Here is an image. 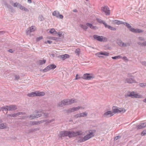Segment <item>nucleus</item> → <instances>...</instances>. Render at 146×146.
<instances>
[{"instance_id":"obj_3","label":"nucleus","mask_w":146,"mask_h":146,"mask_svg":"<svg viewBox=\"0 0 146 146\" xmlns=\"http://www.w3.org/2000/svg\"><path fill=\"white\" fill-rule=\"evenodd\" d=\"M126 24V25L125 26L129 29L130 31L133 33H142L143 32V30L140 29H135L134 28H131V26L128 23Z\"/></svg>"},{"instance_id":"obj_42","label":"nucleus","mask_w":146,"mask_h":146,"mask_svg":"<svg viewBox=\"0 0 146 146\" xmlns=\"http://www.w3.org/2000/svg\"><path fill=\"white\" fill-rule=\"evenodd\" d=\"M58 105L59 106L61 107L62 106H64L63 100L61 102H59L58 104Z\"/></svg>"},{"instance_id":"obj_22","label":"nucleus","mask_w":146,"mask_h":146,"mask_svg":"<svg viewBox=\"0 0 146 146\" xmlns=\"http://www.w3.org/2000/svg\"><path fill=\"white\" fill-rule=\"evenodd\" d=\"M20 9L23 11H25L26 12H29V10L28 9L22 6V5L21 6L20 8Z\"/></svg>"},{"instance_id":"obj_21","label":"nucleus","mask_w":146,"mask_h":146,"mask_svg":"<svg viewBox=\"0 0 146 146\" xmlns=\"http://www.w3.org/2000/svg\"><path fill=\"white\" fill-rule=\"evenodd\" d=\"M21 5L19 3L16 2L15 3H14L13 6L15 7H17L20 9Z\"/></svg>"},{"instance_id":"obj_52","label":"nucleus","mask_w":146,"mask_h":146,"mask_svg":"<svg viewBox=\"0 0 146 146\" xmlns=\"http://www.w3.org/2000/svg\"><path fill=\"white\" fill-rule=\"evenodd\" d=\"M36 129H31L29 131V133H33L36 131Z\"/></svg>"},{"instance_id":"obj_57","label":"nucleus","mask_w":146,"mask_h":146,"mask_svg":"<svg viewBox=\"0 0 146 146\" xmlns=\"http://www.w3.org/2000/svg\"><path fill=\"white\" fill-rule=\"evenodd\" d=\"M141 63L142 65H144L146 66V61H142L141 62Z\"/></svg>"},{"instance_id":"obj_36","label":"nucleus","mask_w":146,"mask_h":146,"mask_svg":"<svg viewBox=\"0 0 146 146\" xmlns=\"http://www.w3.org/2000/svg\"><path fill=\"white\" fill-rule=\"evenodd\" d=\"M56 34H57L58 35V36L60 37L62 36L63 37L64 35V34L61 31L60 32H57V33Z\"/></svg>"},{"instance_id":"obj_15","label":"nucleus","mask_w":146,"mask_h":146,"mask_svg":"<svg viewBox=\"0 0 146 146\" xmlns=\"http://www.w3.org/2000/svg\"><path fill=\"white\" fill-rule=\"evenodd\" d=\"M96 20L98 23L101 24H103L104 25L105 27L106 25V23L101 19L97 18L96 19Z\"/></svg>"},{"instance_id":"obj_27","label":"nucleus","mask_w":146,"mask_h":146,"mask_svg":"<svg viewBox=\"0 0 146 146\" xmlns=\"http://www.w3.org/2000/svg\"><path fill=\"white\" fill-rule=\"evenodd\" d=\"M49 32L51 34H56L57 32L54 29H51L50 31Z\"/></svg>"},{"instance_id":"obj_11","label":"nucleus","mask_w":146,"mask_h":146,"mask_svg":"<svg viewBox=\"0 0 146 146\" xmlns=\"http://www.w3.org/2000/svg\"><path fill=\"white\" fill-rule=\"evenodd\" d=\"M63 101L64 106L71 104V102H70V100L65 99L63 100Z\"/></svg>"},{"instance_id":"obj_35","label":"nucleus","mask_w":146,"mask_h":146,"mask_svg":"<svg viewBox=\"0 0 146 146\" xmlns=\"http://www.w3.org/2000/svg\"><path fill=\"white\" fill-rule=\"evenodd\" d=\"M87 26L86 25H81L80 27L82 28L85 31H86V30L88 29Z\"/></svg>"},{"instance_id":"obj_6","label":"nucleus","mask_w":146,"mask_h":146,"mask_svg":"<svg viewBox=\"0 0 146 146\" xmlns=\"http://www.w3.org/2000/svg\"><path fill=\"white\" fill-rule=\"evenodd\" d=\"M101 11L104 12L106 15H109L110 14V11L109 8L107 6L101 7Z\"/></svg>"},{"instance_id":"obj_5","label":"nucleus","mask_w":146,"mask_h":146,"mask_svg":"<svg viewBox=\"0 0 146 146\" xmlns=\"http://www.w3.org/2000/svg\"><path fill=\"white\" fill-rule=\"evenodd\" d=\"M94 78V76L92 75V74L89 73L84 74L83 76L81 77L82 78L86 80H90L93 79Z\"/></svg>"},{"instance_id":"obj_56","label":"nucleus","mask_w":146,"mask_h":146,"mask_svg":"<svg viewBox=\"0 0 146 146\" xmlns=\"http://www.w3.org/2000/svg\"><path fill=\"white\" fill-rule=\"evenodd\" d=\"M121 138V136H117L115 137L114 138V140L116 141L118 139H119Z\"/></svg>"},{"instance_id":"obj_10","label":"nucleus","mask_w":146,"mask_h":146,"mask_svg":"<svg viewBox=\"0 0 146 146\" xmlns=\"http://www.w3.org/2000/svg\"><path fill=\"white\" fill-rule=\"evenodd\" d=\"M113 115L114 114L112 111H109L105 112L103 115L104 117H108L113 116Z\"/></svg>"},{"instance_id":"obj_19","label":"nucleus","mask_w":146,"mask_h":146,"mask_svg":"<svg viewBox=\"0 0 146 146\" xmlns=\"http://www.w3.org/2000/svg\"><path fill=\"white\" fill-rule=\"evenodd\" d=\"M46 60L43 59L42 60H40L38 61V64L39 65H42L43 64H44L46 62Z\"/></svg>"},{"instance_id":"obj_40","label":"nucleus","mask_w":146,"mask_h":146,"mask_svg":"<svg viewBox=\"0 0 146 146\" xmlns=\"http://www.w3.org/2000/svg\"><path fill=\"white\" fill-rule=\"evenodd\" d=\"M38 19L40 21H42L44 20V19L42 15H40L38 17Z\"/></svg>"},{"instance_id":"obj_50","label":"nucleus","mask_w":146,"mask_h":146,"mask_svg":"<svg viewBox=\"0 0 146 146\" xmlns=\"http://www.w3.org/2000/svg\"><path fill=\"white\" fill-rule=\"evenodd\" d=\"M146 134V130H143L141 133V135L143 136H144Z\"/></svg>"},{"instance_id":"obj_29","label":"nucleus","mask_w":146,"mask_h":146,"mask_svg":"<svg viewBox=\"0 0 146 146\" xmlns=\"http://www.w3.org/2000/svg\"><path fill=\"white\" fill-rule=\"evenodd\" d=\"M50 69H54L56 68V66L54 64H51L48 65Z\"/></svg>"},{"instance_id":"obj_34","label":"nucleus","mask_w":146,"mask_h":146,"mask_svg":"<svg viewBox=\"0 0 146 146\" xmlns=\"http://www.w3.org/2000/svg\"><path fill=\"white\" fill-rule=\"evenodd\" d=\"M17 116H18L17 113L14 114H9L7 115L8 117L10 116L11 117H15Z\"/></svg>"},{"instance_id":"obj_38","label":"nucleus","mask_w":146,"mask_h":146,"mask_svg":"<svg viewBox=\"0 0 146 146\" xmlns=\"http://www.w3.org/2000/svg\"><path fill=\"white\" fill-rule=\"evenodd\" d=\"M49 68L50 67H49V66H48L43 70V71L44 72H45L47 71L48 70H50V69H49Z\"/></svg>"},{"instance_id":"obj_45","label":"nucleus","mask_w":146,"mask_h":146,"mask_svg":"<svg viewBox=\"0 0 146 146\" xmlns=\"http://www.w3.org/2000/svg\"><path fill=\"white\" fill-rule=\"evenodd\" d=\"M139 85L141 87L144 88L146 86V83H140Z\"/></svg>"},{"instance_id":"obj_26","label":"nucleus","mask_w":146,"mask_h":146,"mask_svg":"<svg viewBox=\"0 0 146 146\" xmlns=\"http://www.w3.org/2000/svg\"><path fill=\"white\" fill-rule=\"evenodd\" d=\"M121 58H122V56L120 55H118L112 57V59L114 60L119 59Z\"/></svg>"},{"instance_id":"obj_63","label":"nucleus","mask_w":146,"mask_h":146,"mask_svg":"<svg viewBox=\"0 0 146 146\" xmlns=\"http://www.w3.org/2000/svg\"><path fill=\"white\" fill-rule=\"evenodd\" d=\"M81 78V77H79V75L78 74H77L76 75V78L75 79L78 80L79 78Z\"/></svg>"},{"instance_id":"obj_47","label":"nucleus","mask_w":146,"mask_h":146,"mask_svg":"<svg viewBox=\"0 0 146 146\" xmlns=\"http://www.w3.org/2000/svg\"><path fill=\"white\" fill-rule=\"evenodd\" d=\"M70 102H71V104L74 103H76L77 102V101L76 99H71L70 100Z\"/></svg>"},{"instance_id":"obj_46","label":"nucleus","mask_w":146,"mask_h":146,"mask_svg":"<svg viewBox=\"0 0 146 146\" xmlns=\"http://www.w3.org/2000/svg\"><path fill=\"white\" fill-rule=\"evenodd\" d=\"M51 38L52 40H58L60 39L59 38L55 37H52Z\"/></svg>"},{"instance_id":"obj_2","label":"nucleus","mask_w":146,"mask_h":146,"mask_svg":"<svg viewBox=\"0 0 146 146\" xmlns=\"http://www.w3.org/2000/svg\"><path fill=\"white\" fill-rule=\"evenodd\" d=\"M95 130H91L89 131V133L85 135L82 139L78 140V141L79 143L82 142L86 140H88L92 137H94V133L95 132Z\"/></svg>"},{"instance_id":"obj_4","label":"nucleus","mask_w":146,"mask_h":146,"mask_svg":"<svg viewBox=\"0 0 146 146\" xmlns=\"http://www.w3.org/2000/svg\"><path fill=\"white\" fill-rule=\"evenodd\" d=\"M94 39L100 42H106L107 41L106 38L103 36H99L97 35H94L93 36Z\"/></svg>"},{"instance_id":"obj_12","label":"nucleus","mask_w":146,"mask_h":146,"mask_svg":"<svg viewBox=\"0 0 146 146\" xmlns=\"http://www.w3.org/2000/svg\"><path fill=\"white\" fill-rule=\"evenodd\" d=\"M17 109L16 106L15 105H12L9 106L8 110L13 111Z\"/></svg>"},{"instance_id":"obj_64","label":"nucleus","mask_w":146,"mask_h":146,"mask_svg":"<svg viewBox=\"0 0 146 146\" xmlns=\"http://www.w3.org/2000/svg\"><path fill=\"white\" fill-rule=\"evenodd\" d=\"M64 55L65 56V59L67 58H68L69 57V55L68 54H65Z\"/></svg>"},{"instance_id":"obj_37","label":"nucleus","mask_w":146,"mask_h":146,"mask_svg":"<svg viewBox=\"0 0 146 146\" xmlns=\"http://www.w3.org/2000/svg\"><path fill=\"white\" fill-rule=\"evenodd\" d=\"M29 119H33L36 118V115L34 114L31 115L27 117Z\"/></svg>"},{"instance_id":"obj_41","label":"nucleus","mask_w":146,"mask_h":146,"mask_svg":"<svg viewBox=\"0 0 146 146\" xmlns=\"http://www.w3.org/2000/svg\"><path fill=\"white\" fill-rule=\"evenodd\" d=\"M80 115L81 116V117L86 116H87V114L86 112L80 113Z\"/></svg>"},{"instance_id":"obj_53","label":"nucleus","mask_w":146,"mask_h":146,"mask_svg":"<svg viewBox=\"0 0 146 146\" xmlns=\"http://www.w3.org/2000/svg\"><path fill=\"white\" fill-rule=\"evenodd\" d=\"M60 57L61 59H62V60H64L65 59V56L64 55H61L60 56Z\"/></svg>"},{"instance_id":"obj_54","label":"nucleus","mask_w":146,"mask_h":146,"mask_svg":"<svg viewBox=\"0 0 146 146\" xmlns=\"http://www.w3.org/2000/svg\"><path fill=\"white\" fill-rule=\"evenodd\" d=\"M7 7L8 8L11 9V11H12L13 10V9L12 7L10 5H7Z\"/></svg>"},{"instance_id":"obj_18","label":"nucleus","mask_w":146,"mask_h":146,"mask_svg":"<svg viewBox=\"0 0 146 146\" xmlns=\"http://www.w3.org/2000/svg\"><path fill=\"white\" fill-rule=\"evenodd\" d=\"M42 112V111H38L36 110V111H35L36 113H38V114L35 115H36V118H38L39 117H40L41 116H42V114H41V113L39 114V113H40Z\"/></svg>"},{"instance_id":"obj_8","label":"nucleus","mask_w":146,"mask_h":146,"mask_svg":"<svg viewBox=\"0 0 146 146\" xmlns=\"http://www.w3.org/2000/svg\"><path fill=\"white\" fill-rule=\"evenodd\" d=\"M52 15L55 16L56 18L60 19H62L63 18V16L62 15H60L59 12L57 11H54L52 13Z\"/></svg>"},{"instance_id":"obj_23","label":"nucleus","mask_w":146,"mask_h":146,"mask_svg":"<svg viewBox=\"0 0 146 146\" xmlns=\"http://www.w3.org/2000/svg\"><path fill=\"white\" fill-rule=\"evenodd\" d=\"M115 107H114L113 106L112 108V110H113V112H112L113 113V114L115 113H118V110H119L118 108H115Z\"/></svg>"},{"instance_id":"obj_20","label":"nucleus","mask_w":146,"mask_h":146,"mask_svg":"<svg viewBox=\"0 0 146 146\" xmlns=\"http://www.w3.org/2000/svg\"><path fill=\"white\" fill-rule=\"evenodd\" d=\"M27 96L29 97L36 96V92H33L27 94Z\"/></svg>"},{"instance_id":"obj_28","label":"nucleus","mask_w":146,"mask_h":146,"mask_svg":"<svg viewBox=\"0 0 146 146\" xmlns=\"http://www.w3.org/2000/svg\"><path fill=\"white\" fill-rule=\"evenodd\" d=\"M113 22L115 24L120 25L121 24V21L117 20H114L113 21Z\"/></svg>"},{"instance_id":"obj_48","label":"nucleus","mask_w":146,"mask_h":146,"mask_svg":"<svg viewBox=\"0 0 146 146\" xmlns=\"http://www.w3.org/2000/svg\"><path fill=\"white\" fill-rule=\"evenodd\" d=\"M42 114H43V115L45 117H47L48 116L49 114L48 113H44L43 112L42 113Z\"/></svg>"},{"instance_id":"obj_62","label":"nucleus","mask_w":146,"mask_h":146,"mask_svg":"<svg viewBox=\"0 0 146 146\" xmlns=\"http://www.w3.org/2000/svg\"><path fill=\"white\" fill-rule=\"evenodd\" d=\"M80 114H78L75 115L74 116V117L76 118H78V117H81V116L80 115Z\"/></svg>"},{"instance_id":"obj_55","label":"nucleus","mask_w":146,"mask_h":146,"mask_svg":"<svg viewBox=\"0 0 146 146\" xmlns=\"http://www.w3.org/2000/svg\"><path fill=\"white\" fill-rule=\"evenodd\" d=\"M20 77L18 75H16L15 76V80H18L19 79Z\"/></svg>"},{"instance_id":"obj_33","label":"nucleus","mask_w":146,"mask_h":146,"mask_svg":"<svg viewBox=\"0 0 146 146\" xmlns=\"http://www.w3.org/2000/svg\"><path fill=\"white\" fill-rule=\"evenodd\" d=\"M109 54V53L108 52H104L100 53L99 54V55H104L105 56H108Z\"/></svg>"},{"instance_id":"obj_39","label":"nucleus","mask_w":146,"mask_h":146,"mask_svg":"<svg viewBox=\"0 0 146 146\" xmlns=\"http://www.w3.org/2000/svg\"><path fill=\"white\" fill-rule=\"evenodd\" d=\"M86 25L87 26L90 27V28L92 29L93 28V27L94 26H93L92 24L88 23H86Z\"/></svg>"},{"instance_id":"obj_16","label":"nucleus","mask_w":146,"mask_h":146,"mask_svg":"<svg viewBox=\"0 0 146 146\" xmlns=\"http://www.w3.org/2000/svg\"><path fill=\"white\" fill-rule=\"evenodd\" d=\"M105 27L106 28H107L109 29H110L112 31H116V28L113 27L111 26L108 25L107 24Z\"/></svg>"},{"instance_id":"obj_13","label":"nucleus","mask_w":146,"mask_h":146,"mask_svg":"<svg viewBox=\"0 0 146 146\" xmlns=\"http://www.w3.org/2000/svg\"><path fill=\"white\" fill-rule=\"evenodd\" d=\"M146 126V124L145 123H141L137 126L138 128L139 129H142Z\"/></svg>"},{"instance_id":"obj_9","label":"nucleus","mask_w":146,"mask_h":146,"mask_svg":"<svg viewBox=\"0 0 146 146\" xmlns=\"http://www.w3.org/2000/svg\"><path fill=\"white\" fill-rule=\"evenodd\" d=\"M118 44L120 46L122 47L129 46L130 44V43L129 42H126L125 43L121 40L118 42Z\"/></svg>"},{"instance_id":"obj_49","label":"nucleus","mask_w":146,"mask_h":146,"mask_svg":"<svg viewBox=\"0 0 146 146\" xmlns=\"http://www.w3.org/2000/svg\"><path fill=\"white\" fill-rule=\"evenodd\" d=\"M31 32H32L31 31V29H29V28L27 29V30L26 31V33L27 34H29Z\"/></svg>"},{"instance_id":"obj_31","label":"nucleus","mask_w":146,"mask_h":146,"mask_svg":"<svg viewBox=\"0 0 146 146\" xmlns=\"http://www.w3.org/2000/svg\"><path fill=\"white\" fill-rule=\"evenodd\" d=\"M6 127V125L4 123H1L0 124V129H5Z\"/></svg>"},{"instance_id":"obj_17","label":"nucleus","mask_w":146,"mask_h":146,"mask_svg":"<svg viewBox=\"0 0 146 146\" xmlns=\"http://www.w3.org/2000/svg\"><path fill=\"white\" fill-rule=\"evenodd\" d=\"M128 96L131 98H135V97H136V96H137V94H135L133 92H130Z\"/></svg>"},{"instance_id":"obj_7","label":"nucleus","mask_w":146,"mask_h":146,"mask_svg":"<svg viewBox=\"0 0 146 146\" xmlns=\"http://www.w3.org/2000/svg\"><path fill=\"white\" fill-rule=\"evenodd\" d=\"M133 77L131 76V77H128L126 78L125 79V82L128 84H132L134 83H136L137 82L135 81L134 79L132 78Z\"/></svg>"},{"instance_id":"obj_60","label":"nucleus","mask_w":146,"mask_h":146,"mask_svg":"<svg viewBox=\"0 0 146 146\" xmlns=\"http://www.w3.org/2000/svg\"><path fill=\"white\" fill-rule=\"evenodd\" d=\"M137 44L140 45L144 46V42L142 43L141 42H138Z\"/></svg>"},{"instance_id":"obj_24","label":"nucleus","mask_w":146,"mask_h":146,"mask_svg":"<svg viewBox=\"0 0 146 146\" xmlns=\"http://www.w3.org/2000/svg\"><path fill=\"white\" fill-rule=\"evenodd\" d=\"M55 121L54 119H52L51 120H42V121H43V123L44 122H46V123H49L52 122L53 121Z\"/></svg>"},{"instance_id":"obj_61","label":"nucleus","mask_w":146,"mask_h":146,"mask_svg":"<svg viewBox=\"0 0 146 146\" xmlns=\"http://www.w3.org/2000/svg\"><path fill=\"white\" fill-rule=\"evenodd\" d=\"M38 124V121H34L32 122V125H36Z\"/></svg>"},{"instance_id":"obj_1","label":"nucleus","mask_w":146,"mask_h":146,"mask_svg":"<svg viewBox=\"0 0 146 146\" xmlns=\"http://www.w3.org/2000/svg\"><path fill=\"white\" fill-rule=\"evenodd\" d=\"M81 132L80 131H62L60 132V136L62 137L68 136L70 138L80 135Z\"/></svg>"},{"instance_id":"obj_44","label":"nucleus","mask_w":146,"mask_h":146,"mask_svg":"<svg viewBox=\"0 0 146 146\" xmlns=\"http://www.w3.org/2000/svg\"><path fill=\"white\" fill-rule=\"evenodd\" d=\"M74 109L73 108H70L67 110V111L68 113H71L74 112Z\"/></svg>"},{"instance_id":"obj_25","label":"nucleus","mask_w":146,"mask_h":146,"mask_svg":"<svg viewBox=\"0 0 146 146\" xmlns=\"http://www.w3.org/2000/svg\"><path fill=\"white\" fill-rule=\"evenodd\" d=\"M80 50L79 48H78L76 49L75 51V53L76 54V55L77 56H79L80 53Z\"/></svg>"},{"instance_id":"obj_30","label":"nucleus","mask_w":146,"mask_h":146,"mask_svg":"<svg viewBox=\"0 0 146 146\" xmlns=\"http://www.w3.org/2000/svg\"><path fill=\"white\" fill-rule=\"evenodd\" d=\"M119 110H118V113L122 112L123 113H124L125 111V110L124 108H118Z\"/></svg>"},{"instance_id":"obj_43","label":"nucleus","mask_w":146,"mask_h":146,"mask_svg":"<svg viewBox=\"0 0 146 146\" xmlns=\"http://www.w3.org/2000/svg\"><path fill=\"white\" fill-rule=\"evenodd\" d=\"M82 108V107H80V106H78L77 107H73V108L74 109V111H77L80 108Z\"/></svg>"},{"instance_id":"obj_32","label":"nucleus","mask_w":146,"mask_h":146,"mask_svg":"<svg viewBox=\"0 0 146 146\" xmlns=\"http://www.w3.org/2000/svg\"><path fill=\"white\" fill-rule=\"evenodd\" d=\"M9 106H6L3 107L1 108V109L3 111H8V110Z\"/></svg>"},{"instance_id":"obj_58","label":"nucleus","mask_w":146,"mask_h":146,"mask_svg":"<svg viewBox=\"0 0 146 146\" xmlns=\"http://www.w3.org/2000/svg\"><path fill=\"white\" fill-rule=\"evenodd\" d=\"M26 113L25 112H20L19 113H17L18 115H25V114Z\"/></svg>"},{"instance_id":"obj_59","label":"nucleus","mask_w":146,"mask_h":146,"mask_svg":"<svg viewBox=\"0 0 146 146\" xmlns=\"http://www.w3.org/2000/svg\"><path fill=\"white\" fill-rule=\"evenodd\" d=\"M29 29H31V31L32 32H33L35 31V29L34 27L33 26L29 28Z\"/></svg>"},{"instance_id":"obj_51","label":"nucleus","mask_w":146,"mask_h":146,"mask_svg":"<svg viewBox=\"0 0 146 146\" xmlns=\"http://www.w3.org/2000/svg\"><path fill=\"white\" fill-rule=\"evenodd\" d=\"M122 58L123 60L125 61H128V59L125 56H124L123 57H122V58Z\"/></svg>"},{"instance_id":"obj_14","label":"nucleus","mask_w":146,"mask_h":146,"mask_svg":"<svg viewBox=\"0 0 146 146\" xmlns=\"http://www.w3.org/2000/svg\"><path fill=\"white\" fill-rule=\"evenodd\" d=\"M36 96H43L45 94V93L43 92H36Z\"/></svg>"}]
</instances>
